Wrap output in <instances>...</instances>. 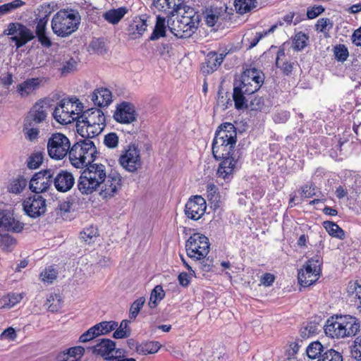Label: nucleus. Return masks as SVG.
Returning a JSON list of instances; mask_svg holds the SVG:
<instances>
[{"instance_id": "f257e3e1", "label": "nucleus", "mask_w": 361, "mask_h": 361, "mask_svg": "<svg viewBox=\"0 0 361 361\" xmlns=\"http://www.w3.org/2000/svg\"><path fill=\"white\" fill-rule=\"evenodd\" d=\"M175 13L177 16L168 26L170 31L178 38H188L196 31L199 24V16L194 8L182 6Z\"/></svg>"}, {"instance_id": "f03ea898", "label": "nucleus", "mask_w": 361, "mask_h": 361, "mask_svg": "<svg viewBox=\"0 0 361 361\" xmlns=\"http://www.w3.org/2000/svg\"><path fill=\"white\" fill-rule=\"evenodd\" d=\"M325 334L336 338H343L355 336L360 330L358 319L351 315H340L326 321L324 327Z\"/></svg>"}, {"instance_id": "7ed1b4c3", "label": "nucleus", "mask_w": 361, "mask_h": 361, "mask_svg": "<svg viewBox=\"0 0 361 361\" xmlns=\"http://www.w3.org/2000/svg\"><path fill=\"white\" fill-rule=\"evenodd\" d=\"M80 20L81 18L78 11L61 10L52 18V31L58 37H66L78 29Z\"/></svg>"}, {"instance_id": "20e7f679", "label": "nucleus", "mask_w": 361, "mask_h": 361, "mask_svg": "<svg viewBox=\"0 0 361 361\" xmlns=\"http://www.w3.org/2000/svg\"><path fill=\"white\" fill-rule=\"evenodd\" d=\"M97 153V148L92 140H80L71 148L69 159L74 167L82 169L94 161Z\"/></svg>"}, {"instance_id": "39448f33", "label": "nucleus", "mask_w": 361, "mask_h": 361, "mask_svg": "<svg viewBox=\"0 0 361 361\" xmlns=\"http://www.w3.org/2000/svg\"><path fill=\"white\" fill-rule=\"evenodd\" d=\"M82 104L76 99H62L52 114L55 121L62 125L78 121V115L82 111Z\"/></svg>"}, {"instance_id": "423d86ee", "label": "nucleus", "mask_w": 361, "mask_h": 361, "mask_svg": "<svg viewBox=\"0 0 361 361\" xmlns=\"http://www.w3.org/2000/svg\"><path fill=\"white\" fill-rule=\"evenodd\" d=\"M185 250L188 256L192 259H204L209 252V239L203 234L193 233L186 241Z\"/></svg>"}, {"instance_id": "0eeeda50", "label": "nucleus", "mask_w": 361, "mask_h": 361, "mask_svg": "<svg viewBox=\"0 0 361 361\" xmlns=\"http://www.w3.org/2000/svg\"><path fill=\"white\" fill-rule=\"evenodd\" d=\"M71 150L68 138L61 133L51 134L47 142V152L51 159H63Z\"/></svg>"}, {"instance_id": "6e6552de", "label": "nucleus", "mask_w": 361, "mask_h": 361, "mask_svg": "<svg viewBox=\"0 0 361 361\" xmlns=\"http://www.w3.org/2000/svg\"><path fill=\"white\" fill-rule=\"evenodd\" d=\"M322 258L316 255L310 259L304 268L298 271V282L305 287L309 286L315 283L320 275Z\"/></svg>"}, {"instance_id": "1a4fd4ad", "label": "nucleus", "mask_w": 361, "mask_h": 361, "mask_svg": "<svg viewBox=\"0 0 361 361\" xmlns=\"http://www.w3.org/2000/svg\"><path fill=\"white\" fill-rule=\"evenodd\" d=\"M264 73L256 68L245 70L238 82L245 88L244 91L248 94H253L257 92L264 82Z\"/></svg>"}, {"instance_id": "9d476101", "label": "nucleus", "mask_w": 361, "mask_h": 361, "mask_svg": "<svg viewBox=\"0 0 361 361\" xmlns=\"http://www.w3.org/2000/svg\"><path fill=\"white\" fill-rule=\"evenodd\" d=\"M55 171L51 169L41 171L35 174L30 180V189L35 195L47 191L53 182Z\"/></svg>"}, {"instance_id": "9b49d317", "label": "nucleus", "mask_w": 361, "mask_h": 361, "mask_svg": "<svg viewBox=\"0 0 361 361\" xmlns=\"http://www.w3.org/2000/svg\"><path fill=\"white\" fill-rule=\"evenodd\" d=\"M49 106V102L45 99L37 102L26 116L25 125L32 126L44 122L48 115Z\"/></svg>"}, {"instance_id": "f8f14e48", "label": "nucleus", "mask_w": 361, "mask_h": 361, "mask_svg": "<svg viewBox=\"0 0 361 361\" xmlns=\"http://www.w3.org/2000/svg\"><path fill=\"white\" fill-rule=\"evenodd\" d=\"M121 166L129 172H135L142 165L140 150L135 145H130L119 158Z\"/></svg>"}, {"instance_id": "ddd939ff", "label": "nucleus", "mask_w": 361, "mask_h": 361, "mask_svg": "<svg viewBox=\"0 0 361 361\" xmlns=\"http://www.w3.org/2000/svg\"><path fill=\"white\" fill-rule=\"evenodd\" d=\"M26 214L31 218L43 215L47 210L46 200L39 195H34L27 198L23 204Z\"/></svg>"}, {"instance_id": "4468645a", "label": "nucleus", "mask_w": 361, "mask_h": 361, "mask_svg": "<svg viewBox=\"0 0 361 361\" xmlns=\"http://www.w3.org/2000/svg\"><path fill=\"white\" fill-rule=\"evenodd\" d=\"M24 224L20 222L12 211L8 209H0V232L8 231L20 233L23 231Z\"/></svg>"}, {"instance_id": "2eb2a0df", "label": "nucleus", "mask_w": 361, "mask_h": 361, "mask_svg": "<svg viewBox=\"0 0 361 361\" xmlns=\"http://www.w3.org/2000/svg\"><path fill=\"white\" fill-rule=\"evenodd\" d=\"M102 184L100 195L104 199L111 198L121 190L122 178L119 173L111 172L106 176Z\"/></svg>"}, {"instance_id": "dca6fc26", "label": "nucleus", "mask_w": 361, "mask_h": 361, "mask_svg": "<svg viewBox=\"0 0 361 361\" xmlns=\"http://www.w3.org/2000/svg\"><path fill=\"white\" fill-rule=\"evenodd\" d=\"M206 208L205 200L200 195H195L186 203L185 214L188 218L196 221L204 214Z\"/></svg>"}, {"instance_id": "f3484780", "label": "nucleus", "mask_w": 361, "mask_h": 361, "mask_svg": "<svg viewBox=\"0 0 361 361\" xmlns=\"http://www.w3.org/2000/svg\"><path fill=\"white\" fill-rule=\"evenodd\" d=\"M114 119L121 123H130L135 121V111L134 106L126 102L118 104L114 114Z\"/></svg>"}, {"instance_id": "a211bd4d", "label": "nucleus", "mask_w": 361, "mask_h": 361, "mask_svg": "<svg viewBox=\"0 0 361 361\" xmlns=\"http://www.w3.org/2000/svg\"><path fill=\"white\" fill-rule=\"evenodd\" d=\"M105 121V116L103 111L99 109L92 108L85 111H81L78 115L77 123L106 126Z\"/></svg>"}, {"instance_id": "6ab92c4d", "label": "nucleus", "mask_w": 361, "mask_h": 361, "mask_svg": "<svg viewBox=\"0 0 361 361\" xmlns=\"http://www.w3.org/2000/svg\"><path fill=\"white\" fill-rule=\"evenodd\" d=\"M237 154L225 156V158L219 159L221 161L217 170L218 177L228 179L232 176L238 162V156Z\"/></svg>"}, {"instance_id": "aec40b11", "label": "nucleus", "mask_w": 361, "mask_h": 361, "mask_svg": "<svg viewBox=\"0 0 361 361\" xmlns=\"http://www.w3.org/2000/svg\"><path fill=\"white\" fill-rule=\"evenodd\" d=\"M214 140H223L227 144H236L237 133L236 128L231 123L221 124L216 131Z\"/></svg>"}, {"instance_id": "412c9836", "label": "nucleus", "mask_w": 361, "mask_h": 361, "mask_svg": "<svg viewBox=\"0 0 361 361\" xmlns=\"http://www.w3.org/2000/svg\"><path fill=\"white\" fill-rule=\"evenodd\" d=\"M52 183L58 191L67 192L73 186L75 178L71 173L61 170L54 176Z\"/></svg>"}, {"instance_id": "4be33fe9", "label": "nucleus", "mask_w": 361, "mask_h": 361, "mask_svg": "<svg viewBox=\"0 0 361 361\" xmlns=\"http://www.w3.org/2000/svg\"><path fill=\"white\" fill-rule=\"evenodd\" d=\"M101 185L92 178L90 175H87V172L83 170L78 180L77 187L78 190L82 195H90L96 191Z\"/></svg>"}, {"instance_id": "5701e85b", "label": "nucleus", "mask_w": 361, "mask_h": 361, "mask_svg": "<svg viewBox=\"0 0 361 361\" xmlns=\"http://www.w3.org/2000/svg\"><path fill=\"white\" fill-rule=\"evenodd\" d=\"M183 3L184 0H153L152 6L159 11L174 16Z\"/></svg>"}, {"instance_id": "b1692460", "label": "nucleus", "mask_w": 361, "mask_h": 361, "mask_svg": "<svg viewBox=\"0 0 361 361\" xmlns=\"http://www.w3.org/2000/svg\"><path fill=\"white\" fill-rule=\"evenodd\" d=\"M42 82L40 78H29L18 84L16 87V91L21 97H27L35 91H36Z\"/></svg>"}, {"instance_id": "393cba45", "label": "nucleus", "mask_w": 361, "mask_h": 361, "mask_svg": "<svg viewBox=\"0 0 361 361\" xmlns=\"http://www.w3.org/2000/svg\"><path fill=\"white\" fill-rule=\"evenodd\" d=\"M105 126L88 125L85 123H77L76 130L78 133L85 140H90L99 135L104 130Z\"/></svg>"}, {"instance_id": "a878e982", "label": "nucleus", "mask_w": 361, "mask_h": 361, "mask_svg": "<svg viewBox=\"0 0 361 361\" xmlns=\"http://www.w3.org/2000/svg\"><path fill=\"white\" fill-rule=\"evenodd\" d=\"M92 101L98 106H107L112 102V94L107 88L95 90L92 94Z\"/></svg>"}, {"instance_id": "bb28decb", "label": "nucleus", "mask_w": 361, "mask_h": 361, "mask_svg": "<svg viewBox=\"0 0 361 361\" xmlns=\"http://www.w3.org/2000/svg\"><path fill=\"white\" fill-rule=\"evenodd\" d=\"M35 38L32 31L21 24L17 35L11 37V39L16 43L17 48H20Z\"/></svg>"}, {"instance_id": "cd10ccee", "label": "nucleus", "mask_w": 361, "mask_h": 361, "mask_svg": "<svg viewBox=\"0 0 361 361\" xmlns=\"http://www.w3.org/2000/svg\"><path fill=\"white\" fill-rule=\"evenodd\" d=\"M235 149H232V145L227 146L224 145V140H213L212 142V154L216 160L225 158V156L236 154Z\"/></svg>"}, {"instance_id": "c85d7f7f", "label": "nucleus", "mask_w": 361, "mask_h": 361, "mask_svg": "<svg viewBox=\"0 0 361 361\" xmlns=\"http://www.w3.org/2000/svg\"><path fill=\"white\" fill-rule=\"evenodd\" d=\"M224 56L222 54L210 52L206 58V66L202 67L203 73L209 74L213 73L222 63Z\"/></svg>"}, {"instance_id": "c756f323", "label": "nucleus", "mask_w": 361, "mask_h": 361, "mask_svg": "<svg viewBox=\"0 0 361 361\" xmlns=\"http://www.w3.org/2000/svg\"><path fill=\"white\" fill-rule=\"evenodd\" d=\"M86 167L84 170L87 172V175H90L92 178L97 180L102 185L107 176L105 166L102 164L91 163Z\"/></svg>"}, {"instance_id": "7c9ffc66", "label": "nucleus", "mask_w": 361, "mask_h": 361, "mask_svg": "<svg viewBox=\"0 0 361 361\" xmlns=\"http://www.w3.org/2000/svg\"><path fill=\"white\" fill-rule=\"evenodd\" d=\"M115 343L110 339H102L99 343L93 347V353L99 355L106 360V357L111 356L110 354L116 350Z\"/></svg>"}, {"instance_id": "2f4dec72", "label": "nucleus", "mask_w": 361, "mask_h": 361, "mask_svg": "<svg viewBox=\"0 0 361 361\" xmlns=\"http://www.w3.org/2000/svg\"><path fill=\"white\" fill-rule=\"evenodd\" d=\"M149 18L147 14L135 17L129 26V30L131 31V34H137L139 37L142 35L148 26L147 21Z\"/></svg>"}, {"instance_id": "473e14b6", "label": "nucleus", "mask_w": 361, "mask_h": 361, "mask_svg": "<svg viewBox=\"0 0 361 361\" xmlns=\"http://www.w3.org/2000/svg\"><path fill=\"white\" fill-rule=\"evenodd\" d=\"M245 88H243L239 84H234L233 99L235 104V107L237 109H242L247 107V100L245 99V95H250L251 94L246 93L244 91Z\"/></svg>"}, {"instance_id": "72a5a7b5", "label": "nucleus", "mask_w": 361, "mask_h": 361, "mask_svg": "<svg viewBox=\"0 0 361 361\" xmlns=\"http://www.w3.org/2000/svg\"><path fill=\"white\" fill-rule=\"evenodd\" d=\"M126 7H120L116 9H111L103 14V18L109 23L117 24L127 13Z\"/></svg>"}, {"instance_id": "f704fd0d", "label": "nucleus", "mask_w": 361, "mask_h": 361, "mask_svg": "<svg viewBox=\"0 0 361 361\" xmlns=\"http://www.w3.org/2000/svg\"><path fill=\"white\" fill-rule=\"evenodd\" d=\"M160 344L157 341L142 343L136 346V351L140 355L154 354L160 348Z\"/></svg>"}, {"instance_id": "c9c22d12", "label": "nucleus", "mask_w": 361, "mask_h": 361, "mask_svg": "<svg viewBox=\"0 0 361 361\" xmlns=\"http://www.w3.org/2000/svg\"><path fill=\"white\" fill-rule=\"evenodd\" d=\"M207 198L213 204L214 208L219 207L221 203V195L218 191V188L214 183H208L207 185Z\"/></svg>"}, {"instance_id": "e433bc0d", "label": "nucleus", "mask_w": 361, "mask_h": 361, "mask_svg": "<svg viewBox=\"0 0 361 361\" xmlns=\"http://www.w3.org/2000/svg\"><path fill=\"white\" fill-rule=\"evenodd\" d=\"M23 299V295L20 293H8L0 299V306L1 308L10 309L20 302Z\"/></svg>"}, {"instance_id": "4c0bfd02", "label": "nucleus", "mask_w": 361, "mask_h": 361, "mask_svg": "<svg viewBox=\"0 0 361 361\" xmlns=\"http://www.w3.org/2000/svg\"><path fill=\"white\" fill-rule=\"evenodd\" d=\"M165 292L161 286H156L151 292L148 306L151 309L157 307L158 303L164 299Z\"/></svg>"}, {"instance_id": "58836bf2", "label": "nucleus", "mask_w": 361, "mask_h": 361, "mask_svg": "<svg viewBox=\"0 0 361 361\" xmlns=\"http://www.w3.org/2000/svg\"><path fill=\"white\" fill-rule=\"evenodd\" d=\"M324 227L330 235L341 240L345 238V232L336 223L329 221H324Z\"/></svg>"}, {"instance_id": "ea45409f", "label": "nucleus", "mask_w": 361, "mask_h": 361, "mask_svg": "<svg viewBox=\"0 0 361 361\" xmlns=\"http://www.w3.org/2000/svg\"><path fill=\"white\" fill-rule=\"evenodd\" d=\"M166 34V26H165V18L160 17L159 16L157 17V22L152 33L149 39L150 40H156L161 37H164Z\"/></svg>"}, {"instance_id": "a19ab883", "label": "nucleus", "mask_w": 361, "mask_h": 361, "mask_svg": "<svg viewBox=\"0 0 361 361\" xmlns=\"http://www.w3.org/2000/svg\"><path fill=\"white\" fill-rule=\"evenodd\" d=\"M27 185V180L23 177H18L13 179L8 186V190L13 194L21 193Z\"/></svg>"}, {"instance_id": "79ce46f5", "label": "nucleus", "mask_w": 361, "mask_h": 361, "mask_svg": "<svg viewBox=\"0 0 361 361\" xmlns=\"http://www.w3.org/2000/svg\"><path fill=\"white\" fill-rule=\"evenodd\" d=\"M285 56V52L283 50H279L277 54L276 60V65L278 68H281L283 73L289 75L293 71V64L290 62L284 61L281 57Z\"/></svg>"}, {"instance_id": "37998d69", "label": "nucleus", "mask_w": 361, "mask_h": 361, "mask_svg": "<svg viewBox=\"0 0 361 361\" xmlns=\"http://www.w3.org/2000/svg\"><path fill=\"white\" fill-rule=\"evenodd\" d=\"M98 237V230L95 226H91L86 228L80 233V238L85 242L90 244L97 239Z\"/></svg>"}, {"instance_id": "c03bdc74", "label": "nucleus", "mask_w": 361, "mask_h": 361, "mask_svg": "<svg viewBox=\"0 0 361 361\" xmlns=\"http://www.w3.org/2000/svg\"><path fill=\"white\" fill-rule=\"evenodd\" d=\"M324 347L319 341L312 342L310 343L306 350L307 356L310 359H316L319 355H322Z\"/></svg>"}, {"instance_id": "a18cd8bd", "label": "nucleus", "mask_w": 361, "mask_h": 361, "mask_svg": "<svg viewBox=\"0 0 361 361\" xmlns=\"http://www.w3.org/2000/svg\"><path fill=\"white\" fill-rule=\"evenodd\" d=\"M309 37L302 32L296 33L293 39V47L296 51H301L307 46Z\"/></svg>"}, {"instance_id": "49530a36", "label": "nucleus", "mask_w": 361, "mask_h": 361, "mask_svg": "<svg viewBox=\"0 0 361 361\" xmlns=\"http://www.w3.org/2000/svg\"><path fill=\"white\" fill-rule=\"evenodd\" d=\"M255 0H235V8L239 13L243 14L255 7Z\"/></svg>"}, {"instance_id": "de8ad7c7", "label": "nucleus", "mask_w": 361, "mask_h": 361, "mask_svg": "<svg viewBox=\"0 0 361 361\" xmlns=\"http://www.w3.org/2000/svg\"><path fill=\"white\" fill-rule=\"evenodd\" d=\"M317 361H343V356L339 352L329 349L323 353Z\"/></svg>"}, {"instance_id": "09e8293b", "label": "nucleus", "mask_w": 361, "mask_h": 361, "mask_svg": "<svg viewBox=\"0 0 361 361\" xmlns=\"http://www.w3.org/2000/svg\"><path fill=\"white\" fill-rule=\"evenodd\" d=\"M317 331L318 324L314 322H310L300 329V334L303 338H305L316 334Z\"/></svg>"}, {"instance_id": "8fccbe9b", "label": "nucleus", "mask_w": 361, "mask_h": 361, "mask_svg": "<svg viewBox=\"0 0 361 361\" xmlns=\"http://www.w3.org/2000/svg\"><path fill=\"white\" fill-rule=\"evenodd\" d=\"M129 322L126 319L123 320L119 327L114 331V338H123L129 336L130 331L128 327Z\"/></svg>"}, {"instance_id": "3c124183", "label": "nucleus", "mask_w": 361, "mask_h": 361, "mask_svg": "<svg viewBox=\"0 0 361 361\" xmlns=\"http://www.w3.org/2000/svg\"><path fill=\"white\" fill-rule=\"evenodd\" d=\"M145 302V298L144 297H140L133 302L130 306L129 312V317L131 319L137 317L140 310L144 306Z\"/></svg>"}, {"instance_id": "603ef678", "label": "nucleus", "mask_w": 361, "mask_h": 361, "mask_svg": "<svg viewBox=\"0 0 361 361\" xmlns=\"http://www.w3.org/2000/svg\"><path fill=\"white\" fill-rule=\"evenodd\" d=\"M118 326V323L116 322H102L96 324L97 327V331H99V336L106 334L110 331L114 330Z\"/></svg>"}, {"instance_id": "864d4df0", "label": "nucleus", "mask_w": 361, "mask_h": 361, "mask_svg": "<svg viewBox=\"0 0 361 361\" xmlns=\"http://www.w3.org/2000/svg\"><path fill=\"white\" fill-rule=\"evenodd\" d=\"M47 305L49 311L51 312H58L61 308V299L60 295H50L47 299Z\"/></svg>"}, {"instance_id": "5fc2aeb1", "label": "nucleus", "mask_w": 361, "mask_h": 361, "mask_svg": "<svg viewBox=\"0 0 361 361\" xmlns=\"http://www.w3.org/2000/svg\"><path fill=\"white\" fill-rule=\"evenodd\" d=\"M42 9H45V14L44 16L41 17L37 22L36 27V34L45 32L48 17L50 14V11H48V7L42 6Z\"/></svg>"}, {"instance_id": "6e6d98bb", "label": "nucleus", "mask_w": 361, "mask_h": 361, "mask_svg": "<svg viewBox=\"0 0 361 361\" xmlns=\"http://www.w3.org/2000/svg\"><path fill=\"white\" fill-rule=\"evenodd\" d=\"M348 293L350 295H355L357 300L361 299V283L356 281H351L348 286Z\"/></svg>"}, {"instance_id": "4d7b16f0", "label": "nucleus", "mask_w": 361, "mask_h": 361, "mask_svg": "<svg viewBox=\"0 0 361 361\" xmlns=\"http://www.w3.org/2000/svg\"><path fill=\"white\" fill-rule=\"evenodd\" d=\"M98 336L99 331H97V327L94 325L80 336L79 341L81 343H86Z\"/></svg>"}, {"instance_id": "13d9d810", "label": "nucleus", "mask_w": 361, "mask_h": 361, "mask_svg": "<svg viewBox=\"0 0 361 361\" xmlns=\"http://www.w3.org/2000/svg\"><path fill=\"white\" fill-rule=\"evenodd\" d=\"M23 132L26 139L32 142L38 138L39 130L38 128H35L34 126H27L24 124Z\"/></svg>"}, {"instance_id": "bf43d9fd", "label": "nucleus", "mask_w": 361, "mask_h": 361, "mask_svg": "<svg viewBox=\"0 0 361 361\" xmlns=\"http://www.w3.org/2000/svg\"><path fill=\"white\" fill-rule=\"evenodd\" d=\"M43 161V155L42 153H35L31 155L27 161V166L30 169H35L38 168Z\"/></svg>"}, {"instance_id": "052dcab7", "label": "nucleus", "mask_w": 361, "mask_h": 361, "mask_svg": "<svg viewBox=\"0 0 361 361\" xmlns=\"http://www.w3.org/2000/svg\"><path fill=\"white\" fill-rule=\"evenodd\" d=\"M335 58L339 61H345L348 56V50L343 44H339L334 48Z\"/></svg>"}, {"instance_id": "680f3d73", "label": "nucleus", "mask_w": 361, "mask_h": 361, "mask_svg": "<svg viewBox=\"0 0 361 361\" xmlns=\"http://www.w3.org/2000/svg\"><path fill=\"white\" fill-rule=\"evenodd\" d=\"M315 26L317 30L321 32H325L333 27V23L330 20V19L323 18L317 20Z\"/></svg>"}, {"instance_id": "e2e57ef3", "label": "nucleus", "mask_w": 361, "mask_h": 361, "mask_svg": "<svg viewBox=\"0 0 361 361\" xmlns=\"http://www.w3.org/2000/svg\"><path fill=\"white\" fill-rule=\"evenodd\" d=\"M56 271L51 267L45 269L40 274L42 281L47 283H52V281L56 279Z\"/></svg>"}, {"instance_id": "0e129e2a", "label": "nucleus", "mask_w": 361, "mask_h": 361, "mask_svg": "<svg viewBox=\"0 0 361 361\" xmlns=\"http://www.w3.org/2000/svg\"><path fill=\"white\" fill-rule=\"evenodd\" d=\"M104 143L109 148H115L118 144V137L116 133H110L104 136Z\"/></svg>"}, {"instance_id": "69168bd1", "label": "nucleus", "mask_w": 361, "mask_h": 361, "mask_svg": "<svg viewBox=\"0 0 361 361\" xmlns=\"http://www.w3.org/2000/svg\"><path fill=\"white\" fill-rule=\"evenodd\" d=\"M66 350L68 351L70 358L73 357L74 358L73 360H78V361H80L85 353V348L82 346H75Z\"/></svg>"}, {"instance_id": "338daca9", "label": "nucleus", "mask_w": 361, "mask_h": 361, "mask_svg": "<svg viewBox=\"0 0 361 361\" xmlns=\"http://www.w3.org/2000/svg\"><path fill=\"white\" fill-rule=\"evenodd\" d=\"M217 104L223 110H225L228 109L229 106L232 105V102L228 97L227 93L226 94V95H224L223 93L219 91L217 99Z\"/></svg>"}, {"instance_id": "774afa93", "label": "nucleus", "mask_w": 361, "mask_h": 361, "mask_svg": "<svg viewBox=\"0 0 361 361\" xmlns=\"http://www.w3.org/2000/svg\"><path fill=\"white\" fill-rule=\"evenodd\" d=\"M353 357L358 361H361V336L356 338L355 345L352 350Z\"/></svg>"}]
</instances>
